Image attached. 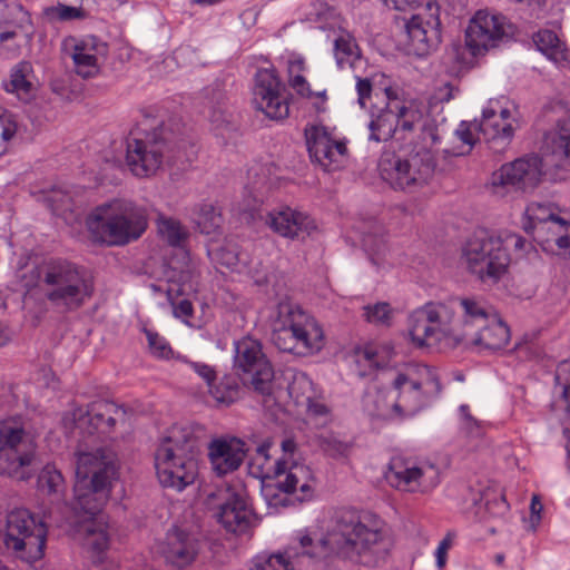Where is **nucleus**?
<instances>
[{"instance_id": "obj_1", "label": "nucleus", "mask_w": 570, "mask_h": 570, "mask_svg": "<svg viewBox=\"0 0 570 570\" xmlns=\"http://www.w3.org/2000/svg\"><path fill=\"white\" fill-rule=\"evenodd\" d=\"M116 476V454L101 446L78 451L71 505L65 503V479L55 465H45L38 475L39 492L48 495L57 510H63L65 521L82 538L83 546L92 552L97 562L102 561L109 548L108 525L101 510L109 499Z\"/></svg>"}, {"instance_id": "obj_2", "label": "nucleus", "mask_w": 570, "mask_h": 570, "mask_svg": "<svg viewBox=\"0 0 570 570\" xmlns=\"http://www.w3.org/2000/svg\"><path fill=\"white\" fill-rule=\"evenodd\" d=\"M390 548L384 522L376 514L346 512L324 537L315 538L308 530H299L295 542L284 550L257 556L250 570H325L335 558L376 561Z\"/></svg>"}, {"instance_id": "obj_3", "label": "nucleus", "mask_w": 570, "mask_h": 570, "mask_svg": "<svg viewBox=\"0 0 570 570\" xmlns=\"http://www.w3.org/2000/svg\"><path fill=\"white\" fill-rule=\"evenodd\" d=\"M494 315L475 297L429 302L412 312L409 336L417 347H455Z\"/></svg>"}, {"instance_id": "obj_4", "label": "nucleus", "mask_w": 570, "mask_h": 570, "mask_svg": "<svg viewBox=\"0 0 570 570\" xmlns=\"http://www.w3.org/2000/svg\"><path fill=\"white\" fill-rule=\"evenodd\" d=\"M440 393L436 368L426 364H410L395 374L390 387L367 392L363 406L370 416L401 421L429 407Z\"/></svg>"}, {"instance_id": "obj_5", "label": "nucleus", "mask_w": 570, "mask_h": 570, "mask_svg": "<svg viewBox=\"0 0 570 570\" xmlns=\"http://www.w3.org/2000/svg\"><path fill=\"white\" fill-rule=\"evenodd\" d=\"M22 283L28 291L40 286L50 305L61 313L79 309L95 292L87 271L65 259H51L33 267L30 276H22Z\"/></svg>"}, {"instance_id": "obj_6", "label": "nucleus", "mask_w": 570, "mask_h": 570, "mask_svg": "<svg viewBox=\"0 0 570 570\" xmlns=\"http://www.w3.org/2000/svg\"><path fill=\"white\" fill-rule=\"evenodd\" d=\"M267 322L272 342L281 352L307 357L321 352L325 345V334L318 321L287 296L268 307Z\"/></svg>"}, {"instance_id": "obj_7", "label": "nucleus", "mask_w": 570, "mask_h": 570, "mask_svg": "<svg viewBox=\"0 0 570 570\" xmlns=\"http://www.w3.org/2000/svg\"><path fill=\"white\" fill-rule=\"evenodd\" d=\"M197 435L190 424H175L160 439L155 451V469L164 488L183 491L198 473Z\"/></svg>"}, {"instance_id": "obj_8", "label": "nucleus", "mask_w": 570, "mask_h": 570, "mask_svg": "<svg viewBox=\"0 0 570 570\" xmlns=\"http://www.w3.org/2000/svg\"><path fill=\"white\" fill-rule=\"evenodd\" d=\"M86 223L96 240L110 246L137 240L148 226L146 210L127 199H114L97 206Z\"/></svg>"}, {"instance_id": "obj_9", "label": "nucleus", "mask_w": 570, "mask_h": 570, "mask_svg": "<svg viewBox=\"0 0 570 570\" xmlns=\"http://www.w3.org/2000/svg\"><path fill=\"white\" fill-rule=\"evenodd\" d=\"M517 125L514 110L503 106L501 100L491 99L482 109L480 119L460 122L455 135L462 147L454 154H469L481 137L493 153H503L512 141Z\"/></svg>"}, {"instance_id": "obj_10", "label": "nucleus", "mask_w": 570, "mask_h": 570, "mask_svg": "<svg viewBox=\"0 0 570 570\" xmlns=\"http://www.w3.org/2000/svg\"><path fill=\"white\" fill-rule=\"evenodd\" d=\"M266 470V475L262 480L261 494L268 507H286L289 494H295L301 502L314 495L316 479L307 465L275 460Z\"/></svg>"}, {"instance_id": "obj_11", "label": "nucleus", "mask_w": 570, "mask_h": 570, "mask_svg": "<svg viewBox=\"0 0 570 570\" xmlns=\"http://www.w3.org/2000/svg\"><path fill=\"white\" fill-rule=\"evenodd\" d=\"M36 452V442L21 416L0 420V475L30 479Z\"/></svg>"}, {"instance_id": "obj_12", "label": "nucleus", "mask_w": 570, "mask_h": 570, "mask_svg": "<svg viewBox=\"0 0 570 570\" xmlns=\"http://www.w3.org/2000/svg\"><path fill=\"white\" fill-rule=\"evenodd\" d=\"M462 261L466 269L481 282L495 284L508 272L511 259L501 236L481 230L463 245Z\"/></svg>"}, {"instance_id": "obj_13", "label": "nucleus", "mask_w": 570, "mask_h": 570, "mask_svg": "<svg viewBox=\"0 0 570 570\" xmlns=\"http://www.w3.org/2000/svg\"><path fill=\"white\" fill-rule=\"evenodd\" d=\"M379 166L382 178L394 189L415 191L433 177L435 160L431 150L423 147L405 157L384 156Z\"/></svg>"}, {"instance_id": "obj_14", "label": "nucleus", "mask_w": 570, "mask_h": 570, "mask_svg": "<svg viewBox=\"0 0 570 570\" xmlns=\"http://www.w3.org/2000/svg\"><path fill=\"white\" fill-rule=\"evenodd\" d=\"M384 478L387 484L397 491L425 494L440 484L441 472L431 461L394 456L384 472Z\"/></svg>"}, {"instance_id": "obj_15", "label": "nucleus", "mask_w": 570, "mask_h": 570, "mask_svg": "<svg viewBox=\"0 0 570 570\" xmlns=\"http://www.w3.org/2000/svg\"><path fill=\"white\" fill-rule=\"evenodd\" d=\"M235 367L243 374L244 382L262 395L273 391L274 368L263 352L262 343L250 336L235 342Z\"/></svg>"}, {"instance_id": "obj_16", "label": "nucleus", "mask_w": 570, "mask_h": 570, "mask_svg": "<svg viewBox=\"0 0 570 570\" xmlns=\"http://www.w3.org/2000/svg\"><path fill=\"white\" fill-rule=\"evenodd\" d=\"M411 11L405 21L406 47L410 53L425 57L441 42L440 8L434 0H428Z\"/></svg>"}, {"instance_id": "obj_17", "label": "nucleus", "mask_w": 570, "mask_h": 570, "mask_svg": "<svg viewBox=\"0 0 570 570\" xmlns=\"http://www.w3.org/2000/svg\"><path fill=\"white\" fill-rule=\"evenodd\" d=\"M397 94L399 104H392V109L397 116L396 142L411 144L416 137L422 139L425 146L440 142L438 128L420 104L399 87Z\"/></svg>"}, {"instance_id": "obj_18", "label": "nucleus", "mask_w": 570, "mask_h": 570, "mask_svg": "<svg viewBox=\"0 0 570 570\" xmlns=\"http://www.w3.org/2000/svg\"><path fill=\"white\" fill-rule=\"evenodd\" d=\"M125 417V409L107 400L95 401L86 409L78 407L72 412L75 428L83 440L92 438V442L109 438L114 426Z\"/></svg>"}, {"instance_id": "obj_19", "label": "nucleus", "mask_w": 570, "mask_h": 570, "mask_svg": "<svg viewBox=\"0 0 570 570\" xmlns=\"http://www.w3.org/2000/svg\"><path fill=\"white\" fill-rule=\"evenodd\" d=\"M547 174L544 163L532 155L502 165L493 173L491 185L495 195L504 196L511 190L534 188Z\"/></svg>"}, {"instance_id": "obj_20", "label": "nucleus", "mask_w": 570, "mask_h": 570, "mask_svg": "<svg viewBox=\"0 0 570 570\" xmlns=\"http://www.w3.org/2000/svg\"><path fill=\"white\" fill-rule=\"evenodd\" d=\"M253 106L266 117L281 120L288 116L289 104L285 85L272 66L259 68L254 78Z\"/></svg>"}, {"instance_id": "obj_21", "label": "nucleus", "mask_w": 570, "mask_h": 570, "mask_svg": "<svg viewBox=\"0 0 570 570\" xmlns=\"http://www.w3.org/2000/svg\"><path fill=\"white\" fill-rule=\"evenodd\" d=\"M510 23L501 13L479 10L465 30V46L473 56L483 55L510 35Z\"/></svg>"}, {"instance_id": "obj_22", "label": "nucleus", "mask_w": 570, "mask_h": 570, "mask_svg": "<svg viewBox=\"0 0 570 570\" xmlns=\"http://www.w3.org/2000/svg\"><path fill=\"white\" fill-rule=\"evenodd\" d=\"M61 52L65 58L72 60L73 69L82 78H92L105 63L109 46L95 36H69L61 42Z\"/></svg>"}, {"instance_id": "obj_23", "label": "nucleus", "mask_w": 570, "mask_h": 570, "mask_svg": "<svg viewBox=\"0 0 570 570\" xmlns=\"http://www.w3.org/2000/svg\"><path fill=\"white\" fill-rule=\"evenodd\" d=\"M168 145L164 139L147 136L145 139L130 138L127 141L126 164L136 177L155 175L165 161Z\"/></svg>"}, {"instance_id": "obj_24", "label": "nucleus", "mask_w": 570, "mask_h": 570, "mask_svg": "<svg viewBox=\"0 0 570 570\" xmlns=\"http://www.w3.org/2000/svg\"><path fill=\"white\" fill-rule=\"evenodd\" d=\"M35 27L30 13L16 1H0V53L10 49L14 53L20 45L32 40Z\"/></svg>"}, {"instance_id": "obj_25", "label": "nucleus", "mask_w": 570, "mask_h": 570, "mask_svg": "<svg viewBox=\"0 0 570 570\" xmlns=\"http://www.w3.org/2000/svg\"><path fill=\"white\" fill-rule=\"evenodd\" d=\"M200 549L197 533L186 524H174L159 543V551L167 563L183 569L191 564Z\"/></svg>"}, {"instance_id": "obj_26", "label": "nucleus", "mask_w": 570, "mask_h": 570, "mask_svg": "<svg viewBox=\"0 0 570 570\" xmlns=\"http://www.w3.org/2000/svg\"><path fill=\"white\" fill-rule=\"evenodd\" d=\"M305 137L311 158L325 170H336L344 164L347 148L343 141L332 137L325 126H308Z\"/></svg>"}, {"instance_id": "obj_27", "label": "nucleus", "mask_w": 570, "mask_h": 570, "mask_svg": "<svg viewBox=\"0 0 570 570\" xmlns=\"http://www.w3.org/2000/svg\"><path fill=\"white\" fill-rule=\"evenodd\" d=\"M223 502L218 505L216 518L229 532H245L253 520V512L247 503L245 488L242 484L227 487L222 492Z\"/></svg>"}, {"instance_id": "obj_28", "label": "nucleus", "mask_w": 570, "mask_h": 570, "mask_svg": "<svg viewBox=\"0 0 570 570\" xmlns=\"http://www.w3.org/2000/svg\"><path fill=\"white\" fill-rule=\"evenodd\" d=\"M265 225L287 239L305 238L317 229L313 217L289 206H278L269 210L265 216Z\"/></svg>"}, {"instance_id": "obj_29", "label": "nucleus", "mask_w": 570, "mask_h": 570, "mask_svg": "<svg viewBox=\"0 0 570 570\" xmlns=\"http://www.w3.org/2000/svg\"><path fill=\"white\" fill-rule=\"evenodd\" d=\"M385 105L382 108H373L370 111V119L366 124L368 141L385 142L391 139L396 141L397 116L392 109V104L397 102V87H387L384 89Z\"/></svg>"}, {"instance_id": "obj_30", "label": "nucleus", "mask_w": 570, "mask_h": 570, "mask_svg": "<svg viewBox=\"0 0 570 570\" xmlns=\"http://www.w3.org/2000/svg\"><path fill=\"white\" fill-rule=\"evenodd\" d=\"M245 455V442L238 438H218L208 445V456L217 475H226L236 471L242 465Z\"/></svg>"}, {"instance_id": "obj_31", "label": "nucleus", "mask_w": 570, "mask_h": 570, "mask_svg": "<svg viewBox=\"0 0 570 570\" xmlns=\"http://www.w3.org/2000/svg\"><path fill=\"white\" fill-rule=\"evenodd\" d=\"M540 159L548 171L551 168H570V118L558 124L556 130L544 136Z\"/></svg>"}, {"instance_id": "obj_32", "label": "nucleus", "mask_w": 570, "mask_h": 570, "mask_svg": "<svg viewBox=\"0 0 570 570\" xmlns=\"http://www.w3.org/2000/svg\"><path fill=\"white\" fill-rule=\"evenodd\" d=\"M569 228L570 224L560 216L544 225H538L531 234L543 252L570 259Z\"/></svg>"}, {"instance_id": "obj_33", "label": "nucleus", "mask_w": 570, "mask_h": 570, "mask_svg": "<svg viewBox=\"0 0 570 570\" xmlns=\"http://www.w3.org/2000/svg\"><path fill=\"white\" fill-rule=\"evenodd\" d=\"M510 340L508 326L497 316L492 315L488 324L475 328L463 342L476 352H492L503 348Z\"/></svg>"}, {"instance_id": "obj_34", "label": "nucleus", "mask_w": 570, "mask_h": 570, "mask_svg": "<svg viewBox=\"0 0 570 570\" xmlns=\"http://www.w3.org/2000/svg\"><path fill=\"white\" fill-rule=\"evenodd\" d=\"M183 262L171 259L165 271V277L169 283L167 294L170 297L174 293L177 295H190L198 291V276L195 266L191 264L188 253L181 250Z\"/></svg>"}, {"instance_id": "obj_35", "label": "nucleus", "mask_w": 570, "mask_h": 570, "mask_svg": "<svg viewBox=\"0 0 570 570\" xmlns=\"http://www.w3.org/2000/svg\"><path fill=\"white\" fill-rule=\"evenodd\" d=\"M532 40L538 51L554 65L563 66L569 62L570 53L567 45L557 32L541 29L533 35Z\"/></svg>"}, {"instance_id": "obj_36", "label": "nucleus", "mask_w": 570, "mask_h": 570, "mask_svg": "<svg viewBox=\"0 0 570 570\" xmlns=\"http://www.w3.org/2000/svg\"><path fill=\"white\" fill-rule=\"evenodd\" d=\"M31 73L32 68L29 62H19L11 69L9 79L3 81L4 90L16 95L21 101H29L36 90L35 85L30 80Z\"/></svg>"}, {"instance_id": "obj_37", "label": "nucleus", "mask_w": 570, "mask_h": 570, "mask_svg": "<svg viewBox=\"0 0 570 570\" xmlns=\"http://www.w3.org/2000/svg\"><path fill=\"white\" fill-rule=\"evenodd\" d=\"M355 232L358 234L355 242H358L368 253L371 261L377 264L375 256L381 254L385 246L383 227L376 220L370 219L357 226Z\"/></svg>"}, {"instance_id": "obj_38", "label": "nucleus", "mask_w": 570, "mask_h": 570, "mask_svg": "<svg viewBox=\"0 0 570 570\" xmlns=\"http://www.w3.org/2000/svg\"><path fill=\"white\" fill-rule=\"evenodd\" d=\"M524 215L528 220L524 228L528 233H532L538 225H544L560 217V212L550 203L532 202L527 206Z\"/></svg>"}, {"instance_id": "obj_39", "label": "nucleus", "mask_w": 570, "mask_h": 570, "mask_svg": "<svg viewBox=\"0 0 570 570\" xmlns=\"http://www.w3.org/2000/svg\"><path fill=\"white\" fill-rule=\"evenodd\" d=\"M334 57L340 69L346 66L352 67L354 61L360 58L358 47L350 33H342L335 39Z\"/></svg>"}, {"instance_id": "obj_40", "label": "nucleus", "mask_w": 570, "mask_h": 570, "mask_svg": "<svg viewBox=\"0 0 570 570\" xmlns=\"http://www.w3.org/2000/svg\"><path fill=\"white\" fill-rule=\"evenodd\" d=\"M208 392L217 404L229 405L239 397L240 387L235 377L224 376L218 384L214 382Z\"/></svg>"}, {"instance_id": "obj_41", "label": "nucleus", "mask_w": 570, "mask_h": 570, "mask_svg": "<svg viewBox=\"0 0 570 570\" xmlns=\"http://www.w3.org/2000/svg\"><path fill=\"white\" fill-rule=\"evenodd\" d=\"M288 393L297 404L309 403L316 392L311 377L304 372H295L292 376V381L288 384Z\"/></svg>"}, {"instance_id": "obj_42", "label": "nucleus", "mask_w": 570, "mask_h": 570, "mask_svg": "<svg viewBox=\"0 0 570 570\" xmlns=\"http://www.w3.org/2000/svg\"><path fill=\"white\" fill-rule=\"evenodd\" d=\"M158 233L173 247H180L188 233L175 218L161 216L157 220Z\"/></svg>"}, {"instance_id": "obj_43", "label": "nucleus", "mask_w": 570, "mask_h": 570, "mask_svg": "<svg viewBox=\"0 0 570 570\" xmlns=\"http://www.w3.org/2000/svg\"><path fill=\"white\" fill-rule=\"evenodd\" d=\"M193 219L202 233L210 234L220 226L222 215L213 204L204 203L195 207Z\"/></svg>"}, {"instance_id": "obj_44", "label": "nucleus", "mask_w": 570, "mask_h": 570, "mask_svg": "<svg viewBox=\"0 0 570 570\" xmlns=\"http://www.w3.org/2000/svg\"><path fill=\"white\" fill-rule=\"evenodd\" d=\"M142 332L146 335L149 353L154 357L169 360L174 356V351L170 344L157 331L145 326Z\"/></svg>"}, {"instance_id": "obj_45", "label": "nucleus", "mask_w": 570, "mask_h": 570, "mask_svg": "<svg viewBox=\"0 0 570 570\" xmlns=\"http://www.w3.org/2000/svg\"><path fill=\"white\" fill-rule=\"evenodd\" d=\"M18 131V121L16 116L9 110L0 108V156L9 147V142Z\"/></svg>"}, {"instance_id": "obj_46", "label": "nucleus", "mask_w": 570, "mask_h": 570, "mask_svg": "<svg viewBox=\"0 0 570 570\" xmlns=\"http://www.w3.org/2000/svg\"><path fill=\"white\" fill-rule=\"evenodd\" d=\"M356 363L363 365L364 371H360L361 375L366 374V370L380 368L384 366V360L380 354V351L376 346L366 345L362 350H358L355 353Z\"/></svg>"}, {"instance_id": "obj_47", "label": "nucleus", "mask_w": 570, "mask_h": 570, "mask_svg": "<svg viewBox=\"0 0 570 570\" xmlns=\"http://www.w3.org/2000/svg\"><path fill=\"white\" fill-rule=\"evenodd\" d=\"M364 317L368 323L389 325L392 318V308L389 303H376L364 307Z\"/></svg>"}, {"instance_id": "obj_48", "label": "nucleus", "mask_w": 570, "mask_h": 570, "mask_svg": "<svg viewBox=\"0 0 570 570\" xmlns=\"http://www.w3.org/2000/svg\"><path fill=\"white\" fill-rule=\"evenodd\" d=\"M208 254L214 262L232 269L235 268L240 261L239 253L234 246L209 249Z\"/></svg>"}, {"instance_id": "obj_49", "label": "nucleus", "mask_w": 570, "mask_h": 570, "mask_svg": "<svg viewBox=\"0 0 570 570\" xmlns=\"http://www.w3.org/2000/svg\"><path fill=\"white\" fill-rule=\"evenodd\" d=\"M543 512V504L538 494H533L530 503V515L525 520V529L530 532H535L541 523Z\"/></svg>"}, {"instance_id": "obj_50", "label": "nucleus", "mask_w": 570, "mask_h": 570, "mask_svg": "<svg viewBox=\"0 0 570 570\" xmlns=\"http://www.w3.org/2000/svg\"><path fill=\"white\" fill-rule=\"evenodd\" d=\"M180 360L187 363L190 366V368L206 382L208 389L216 381V371L213 366L203 362L187 361L186 357H181Z\"/></svg>"}, {"instance_id": "obj_51", "label": "nucleus", "mask_w": 570, "mask_h": 570, "mask_svg": "<svg viewBox=\"0 0 570 570\" xmlns=\"http://www.w3.org/2000/svg\"><path fill=\"white\" fill-rule=\"evenodd\" d=\"M53 214H59L69 206V196L60 189H52L45 198Z\"/></svg>"}, {"instance_id": "obj_52", "label": "nucleus", "mask_w": 570, "mask_h": 570, "mask_svg": "<svg viewBox=\"0 0 570 570\" xmlns=\"http://www.w3.org/2000/svg\"><path fill=\"white\" fill-rule=\"evenodd\" d=\"M454 539H455V533L448 532L446 535L438 544L434 556H435V563L439 569L444 568V566L446 563L448 551L451 549Z\"/></svg>"}, {"instance_id": "obj_53", "label": "nucleus", "mask_w": 570, "mask_h": 570, "mask_svg": "<svg viewBox=\"0 0 570 570\" xmlns=\"http://www.w3.org/2000/svg\"><path fill=\"white\" fill-rule=\"evenodd\" d=\"M357 102L362 108L366 107L367 99L371 97L372 83L366 78L356 77Z\"/></svg>"}, {"instance_id": "obj_54", "label": "nucleus", "mask_w": 570, "mask_h": 570, "mask_svg": "<svg viewBox=\"0 0 570 570\" xmlns=\"http://www.w3.org/2000/svg\"><path fill=\"white\" fill-rule=\"evenodd\" d=\"M556 382L560 385L566 394L570 387V361L559 363L556 371Z\"/></svg>"}, {"instance_id": "obj_55", "label": "nucleus", "mask_w": 570, "mask_h": 570, "mask_svg": "<svg viewBox=\"0 0 570 570\" xmlns=\"http://www.w3.org/2000/svg\"><path fill=\"white\" fill-rule=\"evenodd\" d=\"M174 315L177 318H180L183 322L188 324V320L194 314V307L189 299H181L178 303L171 302Z\"/></svg>"}, {"instance_id": "obj_56", "label": "nucleus", "mask_w": 570, "mask_h": 570, "mask_svg": "<svg viewBox=\"0 0 570 570\" xmlns=\"http://www.w3.org/2000/svg\"><path fill=\"white\" fill-rule=\"evenodd\" d=\"M389 9L396 11H411L428 0H381Z\"/></svg>"}, {"instance_id": "obj_57", "label": "nucleus", "mask_w": 570, "mask_h": 570, "mask_svg": "<svg viewBox=\"0 0 570 570\" xmlns=\"http://www.w3.org/2000/svg\"><path fill=\"white\" fill-rule=\"evenodd\" d=\"M504 244V249L509 253V249L513 247L515 250H522L525 247V239L513 233H504L500 235Z\"/></svg>"}, {"instance_id": "obj_58", "label": "nucleus", "mask_w": 570, "mask_h": 570, "mask_svg": "<svg viewBox=\"0 0 570 570\" xmlns=\"http://www.w3.org/2000/svg\"><path fill=\"white\" fill-rule=\"evenodd\" d=\"M289 83L298 95L303 97H309L312 95L309 85L303 76L296 75L292 77Z\"/></svg>"}, {"instance_id": "obj_59", "label": "nucleus", "mask_w": 570, "mask_h": 570, "mask_svg": "<svg viewBox=\"0 0 570 570\" xmlns=\"http://www.w3.org/2000/svg\"><path fill=\"white\" fill-rule=\"evenodd\" d=\"M56 11H57V16L61 20H69V19H75V18L81 17V9L77 8V7L61 4V6L57 7Z\"/></svg>"}, {"instance_id": "obj_60", "label": "nucleus", "mask_w": 570, "mask_h": 570, "mask_svg": "<svg viewBox=\"0 0 570 570\" xmlns=\"http://www.w3.org/2000/svg\"><path fill=\"white\" fill-rule=\"evenodd\" d=\"M271 443L264 442L256 449V455L254 458L255 462L259 463L262 468H264L269 462V451Z\"/></svg>"}, {"instance_id": "obj_61", "label": "nucleus", "mask_w": 570, "mask_h": 570, "mask_svg": "<svg viewBox=\"0 0 570 570\" xmlns=\"http://www.w3.org/2000/svg\"><path fill=\"white\" fill-rule=\"evenodd\" d=\"M461 429L471 436H479L481 434L479 423L472 416L471 422L468 421H461Z\"/></svg>"}, {"instance_id": "obj_62", "label": "nucleus", "mask_w": 570, "mask_h": 570, "mask_svg": "<svg viewBox=\"0 0 570 570\" xmlns=\"http://www.w3.org/2000/svg\"><path fill=\"white\" fill-rule=\"evenodd\" d=\"M295 446L296 445H295V442L293 440H291V439L284 440L282 442V450H283L284 454L278 460H286L289 463H292L293 461L288 460L286 456L293 454V452L295 451Z\"/></svg>"}, {"instance_id": "obj_63", "label": "nucleus", "mask_w": 570, "mask_h": 570, "mask_svg": "<svg viewBox=\"0 0 570 570\" xmlns=\"http://www.w3.org/2000/svg\"><path fill=\"white\" fill-rule=\"evenodd\" d=\"M257 16H258V10L255 7H253V8H248L246 10H244L240 13V19H243L244 22L249 21L250 24H254L256 22Z\"/></svg>"}, {"instance_id": "obj_64", "label": "nucleus", "mask_w": 570, "mask_h": 570, "mask_svg": "<svg viewBox=\"0 0 570 570\" xmlns=\"http://www.w3.org/2000/svg\"><path fill=\"white\" fill-rule=\"evenodd\" d=\"M307 405V410L313 413V414H316V415H323L327 412V409L324 404H321V403H315L312 401H309V403H305Z\"/></svg>"}]
</instances>
